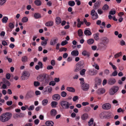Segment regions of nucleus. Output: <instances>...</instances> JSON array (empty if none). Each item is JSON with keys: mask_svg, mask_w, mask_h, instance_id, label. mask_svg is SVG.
I'll use <instances>...</instances> for the list:
<instances>
[{"mask_svg": "<svg viewBox=\"0 0 126 126\" xmlns=\"http://www.w3.org/2000/svg\"><path fill=\"white\" fill-rule=\"evenodd\" d=\"M12 114L10 112H6L3 113L0 116V121L5 122L8 121L11 118Z\"/></svg>", "mask_w": 126, "mask_h": 126, "instance_id": "obj_1", "label": "nucleus"}, {"mask_svg": "<svg viewBox=\"0 0 126 126\" xmlns=\"http://www.w3.org/2000/svg\"><path fill=\"white\" fill-rule=\"evenodd\" d=\"M60 104L63 109H68L70 105H71L68 102L64 101H61Z\"/></svg>", "mask_w": 126, "mask_h": 126, "instance_id": "obj_2", "label": "nucleus"}, {"mask_svg": "<svg viewBox=\"0 0 126 126\" xmlns=\"http://www.w3.org/2000/svg\"><path fill=\"white\" fill-rule=\"evenodd\" d=\"M46 74L40 75L37 77V80L40 81H42L44 79H45V83H47L49 82V80L46 79Z\"/></svg>", "mask_w": 126, "mask_h": 126, "instance_id": "obj_3", "label": "nucleus"}, {"mask_svg": "<svg viewBox=\"0 0 126 126\" xmlns=\"http://www.w3.org/2000/svg\"><path fill=\"white\" fill-rule=\"evenodd\" d=\"M22 75L21 76L20 79L21 80H27L29 78L30 74L27 71H24L22 73Z\"/></svg>", "mask_w": 126, "mask_h": 126, "instance_id": "obj_4", "label": "nucleus"}, {"mask_svg": "<svg viewBox=\"0 0 126 126\" xmlns=\"http://www.w3.org/2000/svg\"><path fill=\"white\" fill-rule=\"evenodd\" d=\"M91 15L92 16V18L93 20L97 19L98 17L97 13L95 12V10L94 9L91 10Z\"/></svg>", "mask_w": 126, "mask_h": 126, "instance_id": "obj_5", "label": "nucleus"}, {"mask_svg": "<svg viewBox=\"0 0 126 126\" xmlns=\"http://www.w3.org/2000/svg\"><path fill=\"white\" fill-rule=\"evenodd\" d=\"M111 105L109 103H105L102 106V108L105 110H109L111 108Z\"/></svg>", "mask_w": 126, "mask_h": 126, "instance_id": "obj_6", "label": "nucleus"}, {"mask_svg": "<svg viewBox=\"0 0 126 126\" xmlns=\"http://www.w3.org/2000/svg\"><path fill=\"white\" fill-rule=\"evenodd\" d=\"M89 88V85L88 84L85 83L81 86L82 89L84 91H87Z\"/></svg>", "mask_w": 126, "mask_h": 126, "instance_id": "obj_7", "label": "nucleus"}, {"mask_svg": "<svg viewBox=\"0 0 126 126\" xmlns=\"http://www.w3.org/2000/svg\"><path fill=\"white\" fill-rule=\"evenodd\" d=\"M34 95V92L31 91H30L27 92L26 96L28 98H31L33 97Z\"/></svg>", "mask_w": 126, "mask_h": 126, "instance_id": "obj_8", "label": "nucleus"}, {"mask_svg": "<svg viewBox=\"0 0 126 126\" xmlns=\"http://www.w3.org/2000/svg\"><path fill=\"white\" fill-rule=\"evenodd\" d=\"M61 98L60 95L58 94H55L52 96V98L54 100L58 101Z\"/></svg>", "mask_w": 126, "mask_h": 126, "instance_id": "obj_9", "label": "nucleus"}, {"mask_svg": "<svg viewBox=\"0 0 126 126\" xmlns=\"http://www.w3.org/2000/svg\"><path fill=\"white\" fill-rule=\"evenodd\" d=\"M116 80L114 78H110L108 80V83L110 85H112L116 82Z\"/></svg>", "mask_w": 126, "mask_h": 126, "instance_id": "obj_10", "label": "nucleus"}, {"mask_svg": "<svg viewBox=\"0 0 126 126\" xmlns=\"http://www.w3.org/2000/svg\"><path fill=\"white\" fill-rule=\"evenodd\" d=\"M77 64L81 69L83 68L85 66L84 62L83 60L79 61Z\"/></svg>", "mask_w": 126, "mask_h": 126, "instance_id": "obj_11", "label": "nucleus"}, {"mask_svg": "<svg viewBox=\"0 0 126 126\" xmlns=\"http://www.w3.org/2000/svg\"><path fill=\"white\" fill-rule=\"evenodd\" d=\"M101 2L99 0L97 1L94 4L93 6V8L95 9H96L98 8L100 5Z\"/></svg>", "mask_w": 126, "mask_h": 126, "instance_id": "obj_12", "label": "nucleus"}, {"mask_svg": "<svg viewBox=\"0 0 126 126\" xmlns=\"http://www.w3.org/2000/svg\"><path fill=\"white\" fill-rule=\"evenodd\" d=\"M82 54L84 56H87V57L89 58L90 55V53L87 50H84L82 52Z\"/></svg>", "mask_w": 126, "mask_h": 126, "instance_id": "obj_13", "label": "nucleus"}, {"mask_svg": "<svg viewBox=\"0 0 126 126\" xmlns=\"http://www.w3.org/2000/svg\"><path fill=\"white\" fill-rule=\"evenodd\" d=\"M52 91V87L50 86H48L46 88V90L44 92V94H47L46 92H47L48 93L51 92Z\"/></svg>", "mask_w": 126, "mask_h": 126, "instance_id": "obj_14", "label": "nucleus"}, {"mask_svg": "<svg viewBox=\"0 0 126 126\" xmlns=\"http://www.w3.org/2000/svg\"><path fill=\"white\" fill-rule=\"evenodd\" d=\"M88 118V115L86 113H84L81 116V118L82 120H85Z\"/></svg>", "mask_w": 126, "mask_h": 126, "instance_id": "obj_15", "label": "nucleus"}, {"mask_svg": "<svg viewBox=\"0 0 126 126\" xmlns=\"http://www.w3.org/2000/svg\"><path fill=\"white\" fill-rule=\"evenodd\" d=\"M105 92V90L103 88L99 89L98 90L96 93L98 94H103Z\"/></svg>", "mask_w": 126, "mask_h": 126, "instance_id": "obj_16", "label": "nucleus"}, {"mask_svg": "<svg viewBox=\"0 0 126 126\" xmlns=\"http://www.w3.org/2000/svg\"><path fill=\"white\" fill-rule=\"evenodd\" d=\"M57 114L56 110L54 109L52 110L50 112V115L54 117Z\"/></svg>", "mask_w": 126, "mask_h": 126, "instance_id": "obj_17", "label": "nucleus"}, {"mask_svg": "<svg viewBox=\"0 0 126 126\" xmlns=\"http://www.w3.org/2000/svg\"><path fill=\"white\" fill-rule=\"evenodd\" d=\"M53 22L52 21H50L46 22L45 24V25L47 27H51L53 26Z\"/></svg>", "mask_w": 126, "mask_h": 126, "instance_id": "obj_18", "label": "nucleus"}, {"mask_svg": "<svg viewBox=\"0 0 126 126\" xmlns=\"http://www.w3.org/2000/svg\"><path fill=\"white\" fill-rule=\"evenodd\" d=\"M47 126H53L54 124V122L51 121H47L45 123Z\"/></svg>", "mask_w": 126, "mask_h": 126, "instance_id": "obj_19", "label": "nucleus"}, {"mask_svg": "<svg viewBox=\"0 0 126 126\" xmlns=\"http://www.w3.org/2000/svg\"><path fill=\"white\" fill-rule=\"evenodd\" d=\"M2 80L4 83L6 84L8 86H9L10 85V83L8 80H6L5 78H3L2 79Z\"/></svg>", "mask_w": 126, "mask_h": 126, "instance_id": "obj_20", "label": "nucleus"}, {"mask_svg": "<svg viewBox=\"0 0 126 126\" xmlns=\"http://www.w3.org/2000/svg\"><path fill=\"white\" fill-rule=\"evenodd\" d=\"M35 4L37 6H39L42 4V2L40 0H35L34 1Z\"/></svg>", "mask_w": 126, "mask_h": 126, "instance_id": "obj_21", "label": "nucleus"}, {"mask_svg": "<svg viewBox=\"0 0 126 126\" xmlns=\"http://www.w3.org/2000/svg\"><path fill=\"white\" fill-rule=\"evenodd\" d=\"M34 16L35 19L40 18L41 17V15L38 13H35L34 15Z\"/></svg>", "mask_w": 126, "mask_h": 126, "instance_id": "obj_22", "label": "nucleus"}, {"mask_svg": "<svg viewBox=\"0 0 126 126\" xmlns=\"http://www.w3.org/2000/svg\"><path fill=\"white\" fill-rule=\"evenodd\" d=\"M71 54L73 56H77L78 55L79 53L77 50H74L71 52Z\"/></svg>", "mask_w": 126, "mask_h": 126, "instance_id": "obj_23", "label": "nucleus"}, {"mask_svg": "<svg viewBox=\"0 0 126 126\" xmlns=\"http://www.w3.org/2000/svg\"><path fill=\"white\" fill-rule=\"evenodd\" d=\"M84 33L86 35L90 36L91 35L92 33L89 30H86L84 31Z\"/></svg>", "mask_w": 126, "mask_h": 126, "instance_id": "obj_24", "label": "nucleus"}, {"mask_svg": "<svg viewBox=\"0 0 126 126\" xmlns=\"http://www.w3.org/2000/svg\"><path fill=\"white\" fill-rule=\"evenodd\" d=\"M67 90L70 92H75V89L72 87H68L67 88Z\"/></svg>", "mask_w": 126, "mask_h": 126, "instance_id": "obj_25", "label": "nucleus"}, {"mask_svg": "<svg viewBox=\"0 0 126 126\" xmlns=\"http://www.w3.org/2000/svg\"><path fill=\"white\" fill-rule=\"evenodd\" d=\"M61 19L59 17H57L56 19V23L57 24H60L61 22Z\"/></svg>", "mask_w": 126, "mask_h": 126, "instance_id": "obj_26", "label": "nucleus"}, {"mask_svg": "<svg viewBox=\"0 0 126 126\" xmlns=\"http://www.w3.org/2000/svg\"><path fill=\"white\" fill-rule=\"evenodd\" d=\"M94 42V40L92 38L90 39L87 41V43L89 45H91Z\"/></svg>", "mask_w": 126, "mask_h": 126, "instance_id": "obj_27", "label": "nucleus"}, {"mask_svg": "<svg viewBox=\"0 0 126 126\" xmlns=\"http://www.w3.org/2000/svg\"><path fill=\"white\" fill-rule=\"evenodd\" d=\"M58 39L57 38L56 39H54L53 40H51L50 42V44L52 45H54L55 44L57 43L56 41H57Z\"/></svg>", "mask_w": 126, "mask_h": 126, "instance_id": "obj_28", "label": "nucleus"}, {"mask_svg": "<svg viewBox=\"0 0 126 126\" xmlns=\"http://www.w3.org/2000/svg\"><path fill=\"white\" fill-rule=\"evenodd\" d=\"M28 60V57L26 56H24L22 57L21 61L23 63L27 62Z\"/></svg>", "mask_w": 126, "mask_h": 126, "instance_id": "obj_29", "label": "nucleus"}, {"mask_svg": "<svg viewBox=\"0 0 126 126\" xmlns=\"http://www.w3.org/2000/svg\"><path fill=\"white\" fill-rule=\"evenodd\" d=\"M57 104V102L55 101L52 102L51 104V106L53 108L56 107V105Z\"/></svg>", "mask_w": 126, "mask_h": 126, "instance_id": "obj_30", "label": "nucleus"}, {"mask_svg": "<svg viewBox=\"0 0 126 126\" xmlns=\"http://www.w3.org/2000/svg\"><path fill=\"white\" fill-rule=\"evenodd\" d=\"M8 18L6 16L4 17L2 19V22L3 23H6L8 21Z\"/></svg>", "mask_w": 126, "mask_h": 126, "instance_id": "obj_31", "label": "nucleus"}, {"mask_svg": "<svg viewBox=\"0 0 126 126\" xmlns=\"http://www.w3.org/2000/svg\"><path fill=\"white\" fill-rule=\"evenodd\" d=\"M91 110V108L89 107H87L84 108L83 110L85 112H88Z\"/></svg>", "mask_w": 126, "mask_h": 126, "instance_id": "obj_32", "label": "nucleus"}, {"mask_svg": "<svg viewBox=\"0 0 126 126\" xmlns=\"http://www.w3.org/2000/svg\"><path fill=\"white\" fill-rule=\"evenodd\" d=\"M48 40V39H46L44 41H42L41 43V45L43 46H46L47 44V42Z\"/></svg>", "mask_w": 126, "mask_h": 126, "instance_id": "obj_33", "label": "nucleus"}, {"mask_svg": "<svg viewBox=\"0 0 126 126\" xmlns=\"http://www.w3.org/2000/svg\"><path fill=\"white\" fill-rule=\"evenodd\" d=\"M68 4L71 6H73L75 5V3L74 1H70L68 2Z\"/></svg>", "mask_w": 126, "mask_h": 126, "instance_id": "obj_34", "label": "nucleus"}, {"mask_svg": "<svg viewBox=\"0 0 126 126\" xmlns=\"http://www.w3.org/2000/svg\"><path fill=\"white\" fill-rule=\"evenodd\" d=\"M81 69V68L77 64L76 65V69L74 70V71L75 72H77Z\"/></svg>", "mask_w": 126, "mask_h": 126, "instance_id": "obj_35", "label": "nucleus"}, {"mask_svg": "<svg viewBox=\"0 0 126 126\" xmlns=\"http://www.w3.org/2000/svg\"><path fill=\"white\" fill-rule=\"evenodd\" d=\"M28 20V18L26 16L24 17L22 19L21 21L23 23L26 22Z\"/></svg>", "mask_w": 126, "mask_h": 126, "instance_id": "obj_36", "label": "nucleus"}, {"mask_svg": "<svg viewBox=\"0 0 126 126\" xmlns=\"http://www.w3.org/2000/svg\"><path fill=\"white\" fill-rule=\"evenodd\" d=\"M109 8V6L107 4H105L103 7L102 9L104 10H107Z\"/></svg>", "mask_w": 126, "mask_h": 126, "instance_id": "obj_37", "label": "nucleus"}, {"mask_svg": "<svg viewBox=\"0 0 126 126\" xmlns=\"http://www.w3.org/2000/svg\"><path fill=\"white\" fill-rule=\"evenodd\" d=\"M122 55V53L121 52H120L116 54L114 56L115 58H118L120 56Z\"/></svg>", "mask_w": 126, "mask_h": 126, "instance_id": "obj_38", "label": "nucleus"}, {"mask_svg": "<svg viewBox=\"0 0 126 126\" xmlns=\"http://www.w3.org/2000/svg\"><path fill=\"white\" fill-rule=\"evenodd\" d=\"M48 102V100L47 99H44L42 101V104L43 106H45Z\"/></svg>", "mask_w": 126, "mask_h": 126, "instance_id": "obj_39", "label": "nucleus"}, {"mask_svg": "<svg viewBox=\"0 0 126 126\" xmlns=\"http://www.w3.org/2000/svg\"><path fill=\"white\" fill-rule=\"evenodd\" d=\"M99 33H96L94 34V38L95 40H97L99 39Z\"/></svg>", "mask_w": 126, "mask_h": 126, "instance_id": "obj_40", "label": "nucleus"}, {"mask_svg": "<svg viewBox=\"0 0 126 126\" xmlns=\"http://www.w3.org/2000/svg\"><path fill=\"white\" fill-rule=\"evenodd\" d=\"M94 122V119L93 118H91L90 120L88 122V124L89 126H90L93 124Z\"/></svg>", "mask_w": 126, "mask_h": 126, "instance_id": "obj_41", "label": "nucleus"}, {"mask_svg": "<svg viewBox=\"0 0 126 126\" xmlns=\"http://www.w3.org/2000/svg\"><path fill=\"white\" fill-rule=\"evenodd\" d=\"M114 91L115 92V93L117 92L119 89V87L118 86H115L113 87L112 88Z\"/></svg>", "mask_w": 126, "mask_h": 126, "instance_id": "obj_42", "label": "nucleus"}, {"mask_svg": "<svg viewBox=\"0 0 126 126\" xmlns=\"http://www.w3.org/2000/svg\"><path fill=\"white\" fill-rule=\"evenodd\" d=\"M83 32H82V30L81 29H79L78 31V33L79 36L80 37L82 36Z\"/></svg>", "mask_w": 126, "mask_h": 126, "instance_id": "obj_43", "label": "nucleus"}, {"mask_svg": "<svg viewBox=\"0 0 126 126\" xmlns=\"http://www.w3.org/2000/svg\"><path fill=\"white\" fill-rule=\"evenodd\" d=\"M15 27V25L12 23H10L9 24V27L11 29H13Z\"/></svg>", "mask_w": 126, "mask_h": 126, "instance_id": "obj_44", "label": "nucleus"}, {"mask_svg": "<svg viewBox=\"0 0 126 126\" xmlns=\"http://www.w3.org/2000/svg\"><path fill=\"white\" fill-rule=\"evenodd\" d=\"M86 70L85 69H82L80 72V74L81 75H83L85 74Z\"/></svg>", "mask_w": 126, "mask_h": 126, "instance_id": "obj_45", "label": "nucleus"}, {"mask_svg": "<svg viewBox=\"0 0 126 126\" xmlns=\"http://www.w3.org/2000/svg\"><path fill=\"white\" fill-rule=\"evenodd\" d=\"M89 74L91 75H95L97 74V73H96L92 71H89Z\"/></svg>", "mask_w": 126, "mask_h": 126, "instance_id": "obj_46", "label": "nucleus"}, {"mask_svg": "<svg viewBox=\"0 0 126 126\" xmlns=\"http://www.w3.org/2000/svg\"><path fill=\"white\" fill-rule=\"evenodd\" d=\"M78 22L77 26L78 28H79L80 27L81 24L80 23V21L79 18H78L77 20Z\"/></svg>", "mask_w": 126, "mask_h": 126, "instance_id": "obj_47", "label": "nucleus"}, {"mask_svg": "<svg viewBox=\"0 0 126 126\" xmlns=\"http://www.w3.org/2000/svg\"><path fill=\"white\" fill-rule=\"evenodd\" d=\"M61 95L62 97H65L67 95V93L64 91H63L61 93Z\"/></svg>", "mask_w": 126, "mask_h": 126, "instance_id": "obj_48", "label": "nucleus"}, {"mask_svg": "<svg viewBox=\"0 0 126 126\" xmlns=\"http://www.w3.org/2000/svg\"><path fill=\"white\" fill-rule=\"evenodd\" d=\"M115 93V92L114 91V90L112 88L110 89L109 91V93L110 95H113Z\"/></svg>", "mask_w": 126, "mask_h": 126, "instance_id": "obj_49", "label": "nucleus"}, {"mask_svg": "<svg viewBox=\"0 0 126 126\" xmlns=\"http://www.w3.org/2000/svg\"><path fill=\"white\" fill-rule=\"evenodd\" d=\"M109 64L112 67L113 69L114 70H115L117 69L116 67L114 65H113L111 62L109 63Z\"/></svg>", "mask_w": 126, "mask_h": 126, "instance_id": "obj_50", "label": "nucleus"}, {"mask_svg": "<svg viewBox=\"0 0 126 126\" xmlns=\"http://www.w3.org/2000/svg\"><path fill=\"white\" fill-rule=\"evenodd\" d=\"M68 43V42L67 41L65 40L64 41H63L62 42L61 45L62 46H63L67 44Z\"/></svg>", "mask_w": 126, "mask_h": 126, "instance_id": "obj_51", "label": "nucleus"}, {"mask_svg": "<svg viewBox=\"0 0 126 126\" xmlns=\"http://www.w3.org/2000/svg\"><path fill=\"white\" fill-rule=\"evenodd\" d=\"M117 72L115 70L112 73V75H111L110 76H116L117 75Z\"/></svg>", "mask_w": 126, "mask_h": 126, "instance_id": "obj_52", "label": "nucleus"}, {"mask_svg": "<svg viewBox=\"0 0 126 126\" xmlns=\"http://www.w3.org/2000/svg\"><path fill=\"white\" fill-rule=\"evenodd\" d=\"M67 50V49L66 48L62 47L60 48L59 51L62 52L63 51H66Z\"/></svg>", "mask_w": 126, "mask_h": 126, "instance_id": "obj_53", "label": "nucleus"}, {"mask_svg": "<svg viewBox=\"0 0 126 126\" xmlns=\"http://www.w3.org/2000/svg\"><path fill=\"white\" fill-rule=\"evenodd\" d=\"M34 84L35 86H37L40 85V83L38 81H34Z\"/></svg>", "mask_w": 126, "mask_h": 126, "instance_id": "obj_54", "label": "nucleus"}, {"mask_svg": "<svg viewBox=\"0 0 126 126\" xmlns=\"http://www.w3.org/2000/svg\"><path fill=\"white\" fill-rule=\"evenodd\" d=\"M56 83L54 81H51L49 84V85H52V86H54L55 85Z\"/></svg>", "mask_w": 126, "mask_h": 126, "instance_id": "obj_55", "label": "nucleus"}, {"mask_svg": "<svg viewBox=\"0 0 126 126\" xmlns=\"http://www.w3.org/2000/svg\"><path fill=\"white\" fill-rule=\"evenodd\" d=\"M34 107L33 105L30 106L29 108H28V110L29 111L33 110L34 109Z\"/></svg>", "mask_w": 126, "mask_h": 126, "instance_id": "obj_56", "label": "nucleus"}, {"mask_svg": "<svg viewBox=\"0 0 126 126\" xmlns=\"http://www.w3.org/2000/svg\"><path fill=\"white\" fill-rule=\"evenodd\" d=\"M97 12L100 15H101L103 13V11L101 9H98L97 10Z\"/></svg>", "mask_w": 126, "mask_h": 126, "instance_id": "obj_57", "label": "nucleus"}, {"mask_svg": "<svg viewBox=\"0 0 126 126\" xmlns=\"http://www.w3.org/2000/svg\"><path fill=\"white\" fill-rule=\"evenodd\" d=\"M116 11L115 10H111L109 12V14L110 15H113L115 14Z\"/></svg>", "mask_w": 126, "mask_h": 126, "instance_id": "obj_58", "label": "nucleus"}, {"mask_svg": "<svg viewBox=\"0 0 126 126\" xmlns=\"http://www.w3.org/2000/svg\"><path fill=\"white\" fill-rule=\"evenodd\" d=\"M38 64L39 65L40 67V68H42L43 67V64L41 62L39 61L38 62Z\"/></svg>", "mask_w": 126, "mask_h": 126, "instance_id": "obj_59", "label": "nucleus"}, {"mask_svg": "<svg viewBox=\"0 0 126 126\" xmlns=\"http://www.w3.org/2000/svg\"><path fill=\"white\" fill-rule=\"evenodd\" d=\"M79 80L80 81V83L81 84L83 85L85 84L84 81V79L83 78H80L79 79Z\"/></svg>", "mask_w": 126, "mask_h": 126, "instance_id": "obj_60", "label": "nucleus"}, {"mask_svg": "<svg viewBox=\"0 0 126 126\" xmlns=\"http://www.w3.org/2000/svg\"><path fill=\"white\" fill-rule=\"evenodd\" d=\"M6 77L7 79H9L11 77V75L9 73L7 74L6 76Z\"/></svg>", "mask_w": 126, "mask_h": 126, "instance_id": "obj_61", "label": "nucleus"}, {"mask_svg": "<svg viewBox=\"0 0 126 126\" xmlns=\"http://www.w3.org/2000/svg\"><path fill=\"white\" fill-rule=\"evenodd\" d=\"M13 102L12 101H8L6 103L7 105L10 106L12 104Z\"/></svg>", "mask_w": 126, "mask_h": 126, "instance_id": "obj_62", "label": "nucleus"}, {"mask_svg": "<svg viewBox=\"0 0 126 126\" xmlns=\"http://www.w3.org/2000/svg\"><path fill=\"white\" fill-rule=\"evenodd\" d=\"M6 0H0V5H3L6 1Z\"/></svg>", "mask_w": 126, "mask_h": 126, "instance_id": "obj_63", "label": "nucleus"}, {"mask_svg": "<svg viewBox=\"0 0 126 126\" xmlns=\"http://www.w3.org/2000/svg\"><path fill=\"white\" fill-rule=\"evenodd\" d=\"M78 96H75L73 98V101H76L78 99Z\"/></svg>", "mask_w": 126, "mask_h": 126, "instance_id": "obj_64", "label": "nucleus"}]
</instances>
